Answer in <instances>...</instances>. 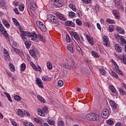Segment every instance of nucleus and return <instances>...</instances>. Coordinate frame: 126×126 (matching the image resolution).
Instances as JSON below:
<instances>
[{
    "label": "nucleus",
    "instance_id": "f257e3e1",
    "mask_svg": "<svg viewBox=\"0 0 126 126\" xmlns=\"http://www.w3.org/2000/svg\"><path fill=\"white\" fill-rule=\"evenodd\" d=\"M71 36L75 39V40L79 43V44H83L84 43V39L82 36H79L77 32L72 31L70 33Z\"/></svg>",
    "mask_w": 126,
    "mask_h": 126
},
{
    "label": "nucleus",
    "instance_id": "f03ea898",
    "mask_svg": "<svg viewBox=\"0 0 126 126\" xmlns=\"http://www.w3.org/2000/svg\"><path fill=\"white\" fill-rule=\"evenodd\" d=\"M36 24L37 26L42 31V32H46L47 31V28L46 26L40 21H37L36 22Z\"/></svg>",
    "mask_w": 126,
    "mask_h": 126
},
{
    "label": "nucleus",
    "instance_id": "7ed1b4c3",
    "mask_svg": "<svg viewBox=\"0 0 126 126\" xmlns=\"http://www.w3.org/2000/svg\"><path fill=\"white\" fill-rule=\"evenodd\" d=\"M102 43L105 47H109L110 46V40L109 37L106 35H104L102 37Z\"/></svg>",
    "mask_w": 126,
    "mask_h": 126
},
{
    "label": "nucleus",
    "instance_id": "20e7f679",
    "mask_svg": "<svg viewBox=\"0 0 126 126\" xmlns=\"http://www.w3.org/2000/svg\"><path fill=\"white\" fill-rule=\"evenodd\" d=\"M110 115V111L107 109H104L101 113V117L103 119H108Z\"/></svg>",
    "mask_w": 126,
    "mask_h": 126
},
{
    "label": "nucleus",
    "instance_id": "39448f33",
    "mask_svg": "<svg viewBox=\"0 0 126 126\" xmlns=\"http://www.w3.org/2000/svg\"><path fill=\"white\" fill-rule=\"evenodd\" d=\"M28 37L31 38L32 41H35L37 39V34L35 32H28Z\"/></svg>",
    "mask_w": 126,
    "mask_h": 126
},
{
    "label": "nucleus",
    "instance_id": "423d86ee",
    "mask_svg": "<svg viewBox=\"0 0 126 126\" xmlns=\"http://www.w3.org/2000/svg\"><path fill=\"white\" fill-rule=\"evenodd\" d=\"M20 32L21 33V37L22 39L25 42H27V39L26 38V37H25V36H26L27 37H28V32H24V31H22L21 30H20Z\"/></svg>",
    "mask_w": 126,
    "mask_h": 126
},
{
    "label": "nucleus",
    "instance_id": "0eeeda50",
    "mask_svg": "<svg viewBox=\"0 0 126 126\" xmlns=\"http://www.w3.org/2000/svg\"><path fill=\"white\" fill-rule=\"evenodd\" d=\"M47 19L48 21H50L51 23H57V18L53 15H49L47 16Z\"/></svg>",
    "mask_w": 126,
    "mask_h": 126
},
{
    "label": "nucleus",
    "instance_id": "6e6552de",
    "mask_svg": "<svg viewBox=\"0 0 126 126\" xmlns=\"http://www.w3.org/2000/svg\"><path fill=\"white\" fill-rule=\"evenodd\" d=\"M35 83L39 87V88L44 89V86L43 85V82L42 80L39 78H36L35 80Z\"/></svg>",
    "mask_w": 126,
    "mask_h": 126
},
{
    "label": "nucleus",
    "instance_id": "1a4fd4ad",
    "mask_svg": "<svg viewBox=\"0 0 126 126\" xmlns=\"http://www.w3.org/2000/svg\"><path fill=\"white\" fill-rule=\"evenodd\" d=\"M114 69L116 71V72L117 73H118V74H119L120 75H124V74H123V72H122L119 68V65H118V64L114 65Z\"/></svg>",
    "mask_w": 126,
    "mask_h": 126
},
{
    "label": "nucleus",
    "instance_id": "9d476101",
    "mask_svg": "<svg viewBox=\"0 0 126 126\" xmlns=\"http://www.w3.org/2000/svg\"><path fill=\"white\" fill-rule=\"evenodd\" d=\"M13 49L14 53H16L17 55H19V56H20V57H21V56L23 55V52L22 51V50L15 48H14Z\"/></svg>",
    "mask_w": 126,
    "mask_h": 126
},
{
    "label": "nucleus",
    "instance_id": "9b49d317",
    "mask_svg": "<svg viewBox=\"0 0 126 126\" xmlns=\"http://www.w3.org/2000/svg\"><path fill=\"white\" fill-rule=\"evenodd\" d=\"M56 15L59 19H61V20H63V21H65L66 20V18H65L64 16H63L62 13L57 12Z\"/></svg>",
    "mask_w": 126,
    "mask_h": 126
},
{
    "label": "nucleus",
    "instance_id": "f8f14e48",
    "mask_svg": "<svg viewBox=\"0 0 126 126\" xmlns=\"http://www.w3.org/2000/svg\"><path fill=\"white\" fill-rule=\"evenodd\" d=\"M115 49L117 53H122L123 52V49L120 44L116 43L115 44Z\"/></svg>",
    "mask_w": 126,
    "mask_h": 126
},
{
    "label": "nucleus",
    "instance_id": "ddd939ff",
    "mask_svg": "<svg viewBox=\"0 0 126 126\" xmlns=\"http://www.w3.org/2000/svg\"><path fill=\"white\" fill-rule=\"evenodd\" d=\"M112 13L117 19H120V18H121V16H120V13H119L118 10H113L112 11Z\"/></svg>",
    "mask_w": 126,
    "mask_h": 126
},
{
    "label": "nucleus",
    "instance_id": "4468645a",
    "mask_svg": "<svg viewBox=\"0 0 126 126\" xmlns=\"http://www.w3.org/2000/svg\"><path fill=\"white\" fill-rule=\"evenodd\" d=\"M67 49L68 51H69L72 54L74 53V49H73V44L71 43V44H69L67 46Z\"/></svg>",
    "mask_w": 126,
    "mask_h": 126
},
{
    "label": "nucleus",
    "instance_id": "2eb2a0df",
    "mask_svg": "<svg viewBox=\"0 0 126 126\" xmlns=\"http://www.w3.org/2000/svg\"><path fill=\"white\" fill-rule=\"evenodd\" d=\"M37 112L38 113V115L40 116V117H45V112L43 111V110L41 109V108H37Z\"/></svg>",
    "mask_w": 126,
    "mask_h": 126
},
{
    "label": "nucleus",
    "instance_id": "dca6fc26",
    "mask_svg": "<svg viewBox=\"0 0 126 126\" xmlns=\"http://www.w3.org/2000/svg\"><path fill=\"white\" fill-rule=\"evenodd\" d=\"M3 55L5 58V60L6 61H8V59L9 58V54H8V52L6 49H4L3 50Z\"/></svg>",
    "mask_w": 126,
    "mask_h": 126
},
{
    "label": "nucleus",
    "instance_id": "f3484780",
    "mask_svg": "<svg viewBox=\"0 0 126 126\" xmlns=\"http://www.w3.org/2000/svg\"><path fill=\"white\" fill-rule=\"evenodd\" d=\"M93 113H90L86 116V119L88 121H92L93 122Z\"/></svg>",
    "mask_w": 126,
    "mask_h": 126
},
{
    "label": "nucleus",
    "instance_id": "a211bd4d",
    "mask_svg": "<svg viewBox=\"0 0 126 126\" xmlns=\"http://www.w3.org/2000/svg\"><path fill=\"white\" fill-rule=\"evenodd\" d=\"M116 30L120 34H124L126 33V32H125V30L120 27L116 28Z\"/></svg>",
    "mask_w": 126,
    "mask_h": 126
},
{
    "label": "nucleus",
    "instance_id": "6ab92c4d",
    "mask_svg": "<svg viewBox=\"0 0 126 126\" xmlns=\"http://www.w3.org/2000/svg\"><path fill=\"white\" fill-rule=\"evenodd\" d=\"M109 103L112 108H113V109H117V104H116V102H115L114 101H113V100H110L109 101Z\"/></svg>",
    "mask_w": 126,
    "mask_h": 126
},
{
    "label": "nucleus",
    "instance_id": "aec40b11",
    "mask_svg": "<svg viewBox=\"0 0 126 126\" xmlns=\"http://www.w3.org/2000/svg\"><path fill=\"white\" fill-rule=\"evenodd\" d=\"M2 22L3 25L6 28H9L10 27V25L9 24V23L6 21L5 19L2 20Z\"/></svg>",
    "mask_w": 126,
    "mask_h": 126
},
{
    "label": "nucleus",
    "instance_id": "412c9836",
    "mask_svg": "<svg viewBox=\"0 0 126 126\" xmlns=\"http://www.w3.org/2000/svg\"><path fill=\"white\" fill-rule=\"evenodd\" d=\"M65 24L67 25V26H70L71 27H74L75 26L73 22L71 21H67L65 22Z\"/></svg>",
    "mask_w": 126,
    "mask_h": 126
},
{
    "label": "nucleus",
    "instance_id": "4be33fe9",
    "mask_svg": "<svg viewBox=\"0 0 126 126\" xmlns=\"http://www.w3.org/2000/svg\"><path fill=\"white\" fill-rule=\"evenodd\" d=\"M86 38L90 45L93 46L94 45V42L93 41V39L91 38L89 35H86Z\"/></svg>",
    "mask_w": 126,
    "mask_h": 126
},
{
    "label": "nucleus",
    "instance_id": "5701e85b",
    "mask_svg": "<svg viewBox=\"0 0 126 126\" xmlns=\"http://www.w3.org/2000/svg\"><path fill=\"white\" fill-rule=\"evenodd\" d=\"M93 122H95V121H98L99 120V115L97 114L93 113Z\"/></svg>",
    "mask_w": 126,
    "mask_h": 126
},
{
    "label": "nucleus",
    "instance_id": "b1692460",
    "mask_svg": "<svg viewBox=\"0 0 126 126\" xmlns=\"http://www.w3.org/2000/svg\"><path fill=\"white\" fill-rule=\"evenodd\" d=\"M120 40L121 41V44L122 45H126V41L124 36H120Z\"/></svg>",
    "mask_w": 126,
    "mask_h": 126
},
{
    "label": "nucleus",
    "instance_id": "393cba45",
    "mask_svg": "<svg viewBox=\"0 0 126 126\" xmlns=\"http://www.w3.org/2000/svg\"><path fill=\"white\" fill-rule=\"evenodd\" d=\"M69 7L71 8L73 11H76V7L75 6V5L72 3H70L69 4Z\"/></svg>",
    "mask_w": 126,
    "mask_h": 126
},
{
    "label": "nucleus",
    "instance_id": "a878e982",
    "mask_svg": "<svg viewBox=\"0 0 126 126\" xmlns=\"http://www.w3.org/2000/svg\"><path fill=\"white\" fill-rule=\"evenodd\" d=\"M62 66H63V67H64V68H66V69H70V68H71V66H70V65L65 63L62 64Z\"/></svg>",
    "mask_w": 126,
    "mask_h": 126
},
{
    "label": "nucleus",
    "instance_id": "bb28decb",
    "mask_svg": "<svg viewBox=\"0 0 126 126\" xmlns=\"http://www.w3.org/2000/svg\"><path fill=\"white\" fill-rule=\"evenodd\" d=\"M111 75H112V76H113V77H114L116 79H119V76L118 75V74H117V73H116V72H115V71H111Z\"/></svg>",
    "mask_w": 126,
    "mask_h": 126
},
{
    "label": "nucleus",
    "instance_id": "cd10ccee",
    "mask_svg": "<svg viewBox=\"0 0 126 126\" xmlns=\"http://www.w3.org/2000/svg\"><path fill=\"white\" fill-rule=\"evenodd\" d=\"M4 94L6 95V97H7V99L9 102H12V99H11V97H10V95H9V94L4 92Z\"/></svg>",
    "mask_w": 126,
    "mask_h": 126
},
{
    "label": "nucleus",
    "instance_id": "c85d7f7f",
    "mask_svg": "<svg viewBox=\"0 0 126 126\" xmlns=\"http://www.w3.org/2000/svg\"><path fill=\"white\" fill-rule=\"evenodd\" d=\"M37 98L39 101H40L42 103H46V100L42 97L41 95H37Z\"/></svg>",
    "mask_w": 126,
    "mask_h": 126
},
{
    "label": "nucleus",
    "instance_id": "c756f323",
    "mask_svg": "<svg viewBox=\"0 0 126 126\" xmlns=\"http://www.w3.org/2000/svg\"><path fill=\"white\" fill-rule=\"evenodd\" d=\"M106 22L109 24H115V23H116V21H115V20H112L111 19H107Z\"/></svg>",
    "mask_w": 126,
    "mask_h": 126
},
{
    "label": "nucleus",
    "instance_id": "7c9ffc66",
    "mask_svg": "<svg viewBox=\"0 0 126 126\" xmlns=\"http://www.w3.org/2000/svg\"><path fill=\"white\" fill-rule=\"evenodd\" d=\"M47 66L48 69H49V70H52L53 69V65L51 63V62H48L47 63Z\"/></svg>",
    "mask_w": 126,
    "mask_h": 126
},
{
    "label": "nucleus",
    "instance_id": "2f4dec72",
    "mask_svg": "<svg viewBox=\"0 0 126 126\" xmlns=\"http://www.w3.org/2000/svg\"><path fill=\"white\" fill-rule=\"evenodd\" d=\"M94 10L95 13H98V12L99 11V5L95 4Z\"/></svg>",
    "mask_w": 126,
    "mask_h": 126
},
{
    "label": "nucleus",
    "instance_id": "473e14b6",
    "mask_svg": "<svg viewBox=\"0 0 126 126\" xmlns=\"http://www.w3.org/2000/svg\"><path fill=\"white\" fill-rule=\"evenodd\" d=\"M109 89L112 92V93H116V88L113 85L109 86Z\"/></svg>",
    "mask_w": 126,
    "mask_h": 126
},
{
    "label": "nucleus",
    "instance_id": "72a5a7b5",
    "mask_svg": "<svg viewBox=\"0 0 126 126\" xmlns=\"http://www.w3.org/2000/svg\"><path fill=\"white\" fill-rule=\"evenodd\" d=\"M66 42L67 43H70L71 42V38L68 34H66Z\"/></svg>",
    "mask_w": 126,
    "mask_h": 126
},
{
    "label": "nucleus",
    "instance_id": "f704fd0d",
    "mask_svg": "<svg viewBox=\"0 0 126 126\" xmlns=\"http://www.w3.org/2000/svg\"><path fill=\"white\" fill-rule=\"evenodd\" d=\"M18 115L21 118L23 117V111H22V110L20 109L18 110Z\"/></svg>",
    "mask_w": 126,
    "mask_h": 126
},
{
    "label": "nucleus",
    "instance_id": "c9c22d12",
    "mask_svg": "<svg viewBox=\"0 0 126 126\" xmlns=\"http://www.w3.org/2000/svg\"><path fill=\"white\" fill-rule=\"evenodd\" d=\"M26 68V64H25V63H23L22 64H21V70L22 71H24Z\"/></svg>",
    "mask_w": 126,
    "mask_h": 126
},
{
    "label": "nucleus",
    "instance_id": "e433bc0d",
    "mask_svg": "<svg viewBox=\"0 0 126 126\" xmlns=\"http://www.w3.org/2000/svg\"><path fill=\"white\" fill-rule=\"evenodd\" d=\"M76 23L78 25V26H81V25H82V21H81V20L79 19H76Z\"/></svg>",
    "mask_w": 126,
    "mask_h": 126
},
{
    "label": "nucleus",
    "instance_id": "4c0bfd02",
    "mask_svg": "<svg viewBox=\"0 0 126 126\" xmlns=\"http://www.w3.org/2000/svg\"><path fill=\"white\" fill-rule=\"evenodd\" d=\"M30 54L32 58H36V55L35 54V52L33 50H31L30 51Z\"/></svg>",
    "mask_w": 126,
    "mask_h": 126
},
{
    "label": "nucleus",
    "instance_id": "58836bf2",
    "mask_svg": "<svg viewBox=\"0 0 126 126\" xmlns=\"http://www.w3.org/2000/svg\"><path fill=\"white\" fill-rule=\"evenodd\" d=\"M121 61L123 63H124V64H126V58L124 55H123L121 57Z\"/></svg>",
    "mask_w": 126,
    "mask_h": 126
},
{
    "label": "nucleus",
    "instance_id": "ea45409f",
    "mask_svg": "<svg viewBox=\"0 0 126 126\" xmlns=\"http://www.w3.org/2000/svg\"><path fill=\"white\" fill-rule=\"evenodd\" d=\"M25 6L24 4H20L19 6V9L20 11H23L24 10Z\"/></svg>",
    "mask_w": 126,
    "mask_h": 126
},
{
    "label": "nucleus",
    "instance_id": "a19ab883",
    "mask_svg": "<svg viewBox=\"0 0 126 126\" xmlns=\"http://www.w3.org/2000/svg\"><path fill=\"white\" fill-rule=\"evenodd\" d=\"M36 7H37V5H36V3H32V5L31 6V9H32V10H35L36 9Z\"/></svg>",
    "mask_w": 126,
    "mask_h": 126
},
{
    "label": "nucleus",
    "instance_id": "79ce46f5",
    "mask_svg": "<svg viewBox=\"0 0 126 126\" xmlns=\"http://www.w3.org/2000/svg\"><path fill=\"white\" fill-rule=\"evenodd\" d=\"M9 67L11 69V71H15V68H14V66H13V64L12 63H9Z\"/></svg>",
    "mask_w": 126,
    "mask_h": 126
},
{
    "label": "nucleus",
    "instance_id": "37998d69",
    "mask_svg": "<svg viewBox=\"0 0 126 126\" xmlns=\"http://www.w3.org/2000/svg\"><path fill=\"white\" fill-rule=\"evenodd\" d=\"M25 44L27 47V49H29V48H30V46H31V43L28 41L25 42Z\"/></svg>",
    "mask_w": 126,
    "mask_h": 126
},
{
    "label": "nucleus",
    "instance_id": "c03bdc74",
    "mask_svg": "<svg viewBox=\"0 0 126 126\" xmlns=\"http://www.w3.org/2000/svg\"><path fill=\"white\" fill-rule=\"evenodd\" d=\"M14 99H15L16 100V101H20L21 100L22 98L18 95H15L14 96Z\"/></svg>",
    "mask_w": 126,
    "mask_h": 126
},
{
    "label": "nucleus",
    "instance_id": "a18cd8bd",
    "mask_svg": "<svg viewBox=\"0 0 126 126\" xmlns=\"http://www.w3.org/2000/svg\"><path fill=\"white\" fill-rule=\"evenodd\" d=\"M48 123L49 125H50V126H54L56 124L55 123V121L53 120H48Z\"/></svg>",
    "mask_w": 126,
    "mask_h": 126
},
{
    "label": "nucleus",
    "instance_id": "49530a36",
    "mask_svg": "<svg viewBox=\"0 0 126 126\" xmlns=\"http://www.w3.org/2000/svg\"><path fill=\"white\" fill-rule=\"evenodd\" d=\"M119 91L121 94V95H125L126 94V92L122 89V88H120L119 89Z\"/></svg>",
    "mask_w": 126,
    "mask_h": 126
},
{
    "label": "nucleus",
    "instance_id": "de8ad7c7",
    "mask_svg": "<svg viewBox=\"0 0 126 126\" xmlns=\"http://www.w3.org/2000/svg\"><path fill=\"white\" fill-rule=\"evenodd\" d=\"M13 21L15 24V25H16V26H19V22H18V21L16 20L15 18H13Z\"/></svg>",
    "mask_w": 126,
    "mask_h": 126
},
{
    "label": "nucleus",
    "instance_id": "09e8293b",
    "mask_svg": "<svg viewBox=\"0 0 126 126\" xmlns=\"http://www.w3.org/2000/svg\"><path fill=\"white\" fill-rule=\"evenodd\" d=\"M4 30H5L4 27H3V26L2 25V24H1V22H0V32H3Z\"/></svg>",
    "mask_w": 126,
    "mask_h": 126
},
{
    "label": "nucleus",
    "instance_id": "8fccbe9b",
    "mask_svg": "<svg viewBox=\"0 0 126 126\" xmlns=\"http://www.w3.org/2000/svg\"><path fill=\"white\" fill-rule=\"evenodd\" d=\"M99 71L102 75H106V70L105 69L103 68L100 69Z\"/></svg>",
    "mask_w": 126,
    "mask_h": 126
},
{
    "label": "nucleus",
    "instance_id": "3c124183",
    "mask_svg": "<svg viewBox=\"0 0 126 126\" xmlns=\"http://www.w3.org/2000/svg\"><path fill=\"white\" fill-rule=\"evenodd\" d=\"M58 86L62 87L63 85V81L62 80H60L58 82Z\"/></svg>",
    "mask_w": 126,
    "mask_h": 126
},
{
    "label": "nucleus",
    "instance_id": "603ef678",
    "mask_svg": "<svg viewBox=\"0 0 126 126\" xmlns=\"http://www.w3.org/2000/svg\"><path fill=\"white\" fill-rule=\"evenodd\" d=\"M92 55L93 57H94L95 58H99V55H98V54H97V52L95 51L92 52Z\"/></svg>",
    "mask_w": 126,
    "mask_h": 126
},
{
    "label": "nucleus",
    "instance_id": "864d4df0",
    "mask_svg": "<svg viewBox=\"0 0 126 126\" xmlns=\"http://www.w3.org/2000/svg\"><path fill=\"white\" fill-rule=\"evenodd\" d=\"M1 33L3 34L4 37H8V33H7V32L5 30H4L3 32H1Z\"/></svg>",
    "mask_w": 126,
    "mask_h": 126
},
{
    "label": "nucleus",
    "instance_id": "5fc2aeb1",
    "mask_svg": "<svg viewBox=\"0 0 126 126\" xmlns=\"http://www.w3.org/2000/svg\"><path fill=\"white\" fill-rule=\"evenodd\" d=\"M107 124L109 126H111L112 125H113V124H114V121L111 119L108 120L107 121Z\"/></svg>",
    "mask_w": 126,
    "mask_h": 126
},
{
    "label": "nucleus",
    "instance_id": "6e6d98bb",
    "mask_svg": "<svg viewBox=\"0 0 126 126\" xmlns=\"http://www.w3.org/2000/svg\"><path fill=\"white\" fill-rule=\"evenodd\" d=\"M33 69H34V70H35L36 71H41V67H40L39 66H35Z\"/></svg>",
    "mask_w": 126,
    "mask_h": 126
},
{
    "label": "nucleus",
    "instance_id": "4d7b16f0",
    "mask_svg": "<svg viewBox=\"0 0 126 126\" xmlns=\"http://www.w3.org/2000/svg\"><path fill=\"white\" fill-rule=\"evenodd\" d=\"M114 1L115 4H116V5L117 6L120 5V4H121V0H114Z\"/></svg>",
    "mask_w": 126,
    "mask_h": 126
},
{
    "label": "nucleus",
    "instance_id": "13d9d810",
    "mask_svg": "<svg viewBox=\"0 0 126 126\" xmlns=\"http://www.w3.org/2000/svg\"><path fill=\"white\" fill-rule=\"evenodd\" d=\"M108 30L109 32H114V27L112 25L109 26Z\"/></svg>",
    "mask_w": 126,
    "mask_h": 126
},
{
    "label": "nucleus",
    "instance_id": "bf43d9fd",
    "mask_svg": "<svg viewBox=\"0 0 126 126\" xmlns=\"http://www.w3.org/2000/svg\"><path fill=\"white\" fill-rule=\"evenodd\" d=\"M49 80V78L47 76H43L42 77V80L43 81H47Z\"/></svg>",
    "mask_w": 126,
    "mask_h": 126
},
{
    "label": "nucleus",
    "instance_id": "052dcab7",
    "mask_svg": "<svg viewBox=\"0 0 126 126\" xmlns=\"http://www.w3.org/2000/svg\"><path fill=\"white\" fill-rule=\"evenodd\" d=\"M58 126H64V123H63V121H59L58 123Z\"/></svg>",
    "mask_w": 126,
    "mask_h": 126
},
{
    "label": "nucleus",
    "instance_id": "680f3d73",
    "mask_svg": "<svg viewBox=\"0 0 126 126\" xmlns=\"http://www.w3.org/2000/svg\"><path fill=\"white\" fill-rule=\"evenodd\" d=\"M0 6L2 8V9H4L5 8V4H3L2 1L0 2Z\"/></svg>",
    "mask_w": 126,
    "mask_h": 126
},
{
    "label": "nucleus",
    "instance_id": "e2e57ef3",
    "mask_svg": "<svg viewBox=\"0 0 126 126\" xmlns=\"http://www.w3.org/2000/svg\"><path fill=\"white\" fill-rule=\"evenodd\" d=\"M69 15L70 17H74L75 15V13H74V12L72 11H71V12H69Z\"/></svg>",
    "mask_w": 126,
    "mask_h": 126
},
{
    "label": "nucleus",
    "instance_id": "0e129e2a",
    "mask_svg": "<svg viewBox=\"0 0 126 126\" xmlns=\"http://www.w3.org/2000/svg\"><path fill=\"white\" fill-rule=\"evenodd\" d=\"M13 10L14 12H15L16 13V14H19V12L18 9H17V8H14V9H13Z\"/></svg>",
    "mask_w": 126,
    "mask_h": 126
},
{
    "label": "nucleus",
    "instance_id": "69168bd1",
    "mask_svg": "<svg viewBox=\"0 0 126 126\" xmlns=\"http://www.w3.org/2000/svg\"><path fill=\"white\" fill-rule=\"evenodd\" d=\"M38 39H39V40H40V41H44V37H43L42 35H38Z\"/></svg>",
    "mask_w": 126,
    "mask_h": 126
},
{
    "label": "nucleus",
    "instance_id": "338daca9",
    "mask_svg": "<svg viewBox=\"0 0 126 126\" xmlns=\"http://www.w3.org/2000/svg\"><path fill=\"white\" fill-rule=\"evenodd\" d=\"M85 25L86 26H87V27L89 28H91V24L90 22H87L85 23Z\"/></svg>",
    "mask_w": 126,
    "mask_h": 126
},
{
    "label": "nucleus",
    "instance_id": "774afa93",
    "mask_svg": "<svg viewBox=\"0 0 126 126\" xmlns=\"http://www.w3.org/2000/svg\"><path fill=\"white\" fill-rule=\"evenodd\" d=\"M77 13L79 17H81V16H82V13H81V11H80V10L77 11Z\"/></svg>",
    "mask_w": 126,
    "mask_h": 126
}]
</instances>
